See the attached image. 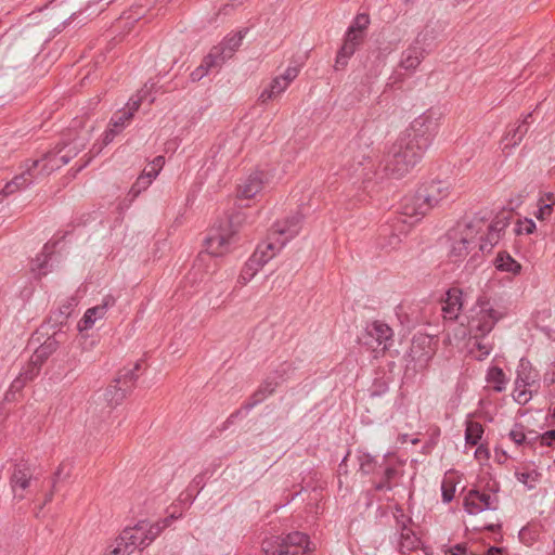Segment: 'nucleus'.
<instances>
[{
  "mask_svg": "<svg viewBox=\"0 0 555 555\" xmlns=\"http://www.w3.org/2000/svg\"><path fill=\"white\" fill-rule=\"evenodd\" d=\"M369 24H370L369 15L364 14V13H360L354 17L353 23L349 28L365 34V30L367 29Z\"/></svg>",
  "mask_w": 555,
  "mask_h": 555,
  "instance_id": "nucleus-44",
  "label": "nucleus"
},
{
  "mask_svg": "<svg viewBox=\"0 0 555 555\" xmlns=\"http://www.w3.org/2000/svg\"><path fill=\"white\" fill-rule=\"evenodd\" d=\"M278 385L279 383L274 378L264 379L242 408L247 412L250 411L253 408L261 403L268 396L272 395Z\"/></svg>",
  "mask_w": 555,
  "mask_h": 555,
  "instance_id": "nucleus-19",
  "label": "nucleus"
},
{
  "mask_svg": "<svg viewBox=\"0 0 555 555\" xmlns=\"http://www.w3.org/2000/svg\"><path fill=\"white\" fill-rule=\"evenodd\" d=\"M537 384L538 373L533 370L529 361L520 360L515 385H518V388H531Z\"/></svg>",
  "mask_w": 555,
  "mask_h": 555,
  "instance_id": "nucleus-21",
  "label": "nucleus"
},
{
  "mask_svg": "<svg viewBox=\"0 0 555 555\" xmlns=\"http://www.w3.org/2000/svg\"><path fill=\"white\" fill-rule=\"evenodd\" d=\"M392 328L382 322L374 321L365 328V334L360 338L363 345L370 347L376 353H385L388 349L389 341L392 340Z\"/></svg>",
  "mask_w": 555,
  "mask_h": 555,
  "instance_id": "nucleus-9",
  "label": "nucleus"
},
{
  "mask_svg": "<svg viewBox=\"0 0 555 555\" xmlns=\"http://www.w3.org/2000/svg\"><path fill=\"white\" fill-rule=\"evenodd\" d=\"M487 380L492 384L493 389L498 392H501L505 389V374L502 369L498 366H493L489 370L487 375Z\"/></svg>",
  "mask_w": 555,
  "mask_h": 555,
  "instance_id": "nucleus-34",
  "label": "nucleus"
},
{
  "mask_svg": "<svg viewBox=\"0 0 555 555\" xmlns=\"http://www.w3.org/2000/svg\"><path fill=\"white\" fill-rule=\"evenodd\" d=\"M532 114L529 113L513 131L508 132V134L505 138V140L507 141L506 146H515L522 141L524 137L527 134L529 130L528 118H530Z\"/></svg>",
  "mask_w": 555,
  "mask_h": 555,
  "instance_id": "nucleus-31",
  "label": "nucleus"
},
{
  "mask_svg": "<svg viewBox=\"0 0 555 555\" xmlns=\"http://www.w3.org/2000/svg\"><path fill=\"white\" fill-rule=\"evenodd\" d=\"M360 470L365 474H372L376 467V461L370 454H363L359 457Z\"/></svg>",
  "mask_w": 555,
  "mask_h": 555,
  "instance_id": "nucleus-43",
  "label": "nucleus"
},
{
  "mask_svg": "<svg viewBox=\"0 0 555 555\" xmlns=\"http://www.w3.org/2000/svg\"><path fill=\"white\" fill-rule=\"evenodd\" d=\"M372 145L373 140L370 130L363 127L348 144L346 154L358 165H363L366 159H370L369 151Z\"/></svg>",
  "mask_w": 555,
  "mask_h": 555,
  "instance_id": "nucleus-10",
  "label": "nucleus"
},
{
  "mask_svg": "<svg viewBox=\"0 0 555 555\" xmlns=\"http://www.w3.org/2000/svg\"><path fill=\"white\" fill-rule=\"evenodd\" d=\"M20 191L18 186L16 185V182L12 179L10 182H8L4 188L0 191V202H2L8 195L13 194L15 192Z\"/></svg>",
  "mask_w": 555,
  "mask_h": 555,
  "instance_id": "nucleus-48",
  "label": "nucleus"
},
{
  "mask_svg": "<svg viewBox=\"0 0 555 555\" xmlns=\"http://www.w3.org/2000/svg\"><path fill=\"white\" fill-rule=\"evenodd\" d=\"M255 269H249L246 264L245 270L242 272V274L238 278V283L245 285L256 273Z\"/></svg>",
  "mask_w": 555,
  "mask_h": 555,
  "instance_id": "nucleus-58",
  "label": "nucleus"
},
{
  "mask_svg": "<svg viewBox=\"0 0 555 555\" xmlns=\"http://www.w3.org/2000/svg\"><path fill=\"white\" fill-rule=\"evenodd\" d=\"M68 476H69V470L65 472V464L64 463L60 464L56 472L54 473V476H53V487L55 486V483L59 480L65 479Z\"/></svg>",
  "mask_w": 555,
  "mask_h": 555,
  "instance_id": "nucleus-54",
  "label": "nucleus"
},
{
  "mask_svg": "<svg viewBox=\"0 0 555 555\" xmlns=\"http://www.w3.org/2000/svg\"><path fill=\"white\" fill-rule=\"evenodd\" d=\"M116 302V299L112 295H106L102 304H100V307H103V310L106 312L108 308L113 307Z\"/></svg>",
  "mask_w": 555,
  "mask_h": 555,
  "instance_id": "nucleus-62",
  "label": "nucleus"
},
{
  "mask_svg": "<svg viewBox=\"0 0 555 555\" xmlns=\"http://www.w3.org/2000/svg\"><path fill=\"white\" fill-rule=\"evenodd\" d=\"M20 190L25 189L31 184L30 178H25V175H18L13 178Z\"/></svg>",
  "mask_w": 555,
  "mask_h": 555,
  "instance_id": "nucleus-59",
  "label": "nucleus"
},
{
  "mask_svg": "<svg viewBox=\"0 0 555 555\" xmlns=\"http://www.w3.org/2000/svg\"><path fill=\"white\" fill-rule=\"evenodd\" d=\"M418 222L416 218H410L402 214L393 219L392 223L385 224L379 230L378 246L383 249H396L400 246L402 238L406 236L411 228Z\"/></svg>",
  "mask_w": 555,
  "mask_h": 555,
  "instance_id": "nucleus-5",
  "label": "nucleus"
},
{
  "mask_svg": "<svg viewBox=\"0 0 555 555\" xmlns=\"http://www.w3.org/2000/svg\"><path fill=\"white\" fill-rule=\"evenodd\" d=\"M479 339L480 338H475V340H476L475 346L480 351L478 359L482 360L483 358H486L490 354L492 348L490 345L483 344Z\"/></svg>",
  "mask_w": 555,
  "mask_h": 555,
  "instance_id": "nucleus-52",
  "label": "nucleus"
},
{
  "mask_svg": "<svg viewBox=\"0 0 555 555\" xmlns=\"http://www.w3.org/2000/svg\"><path fill=\"white\" fill-rule=\"evenodd\" d=\"M299 74V69L297 67H287L284 74L280 77L289 86V83L296 79Z\"/></svg>",
  "mask_w": 555,
  "mask_h": 555,
  "instance_id": "nucleus-51",
  "label": "nucleus"
},
{
  "mask_svg": "<svg viewBox=\"0 0 555 555\" xmlns=\"http://www.w3.org/2000/svg\"><path fill=\"white\" fill-rule=\"evenodd\" d=\"M451 194L448 181L433 180L423 184L415 194L406 195L401 201L402 214L418 221L434 207Z\"/></svg>",
  "mask_w": 555,
  "mask_h": 555,
  "instance_id": "nucleus-2",
  "label": "nucleus"
},
{
  "mask_svg": "<svg viewBox=\"0 0 555 555\" xmlns=\"http://www.w3.org/2000/svg\"><path fill=\"white\" fill-rule=\"evenodd\" d=\"M499 499L496 495H491L479 490H470L464 500L465 509L469 514H479L486 509H498Z\"/></svg>",
  "mask_w": 555,
  "mask_h": 555,
  "instance_id": "nucleus-12",
  "label": "nucleus"
},
{
  "mask_svg": "<svg viewBox=\"0 0 555 555\" xmlns=\"http://www.w3.org/2000/svg\"><path fill=\"white\" fill-rule=\"evenodd\" d=\"M349 59H350L349 56L344 55L340 52H337L335 65H334L335 70L344 69L347 66Z\"/></svg>",
  "mask_w": 555,
  "mask_h": 555,
  "instance_id": "nucleus-56",
  "label": "nucleus"
},
{
  "mask_svg": "<svg viewBox=\"0 0 555 555\" xmlns=\"http://www.w3.org/2000/svg\"><path fill=\"white\" fill-rule=\"evenodd\" d=\"M129 392L127 391V388H124L121 385L112 382V384L105 389L104 392V399L107 403V405L111 409H114L115 406L121 404L124 399Z\"/></svg>",
  "mask_w": 555,
  "mask_h": 555,
  "instance_id": "nucleus-25",
  "label": "nucleus"
},
{
  "mask_svg": "<svg viewBox=\"0 0 555 555\" xmlns=\"http://www.w3.org/2000/svg\"><path fill=\"white\" fill-rule=\"evenodd\" d=\"M169 525V519L166 518L163 521L149 525L146 522V540L147 544H150L167 526Z\"/></svg>",
  "mask_w": 555,
  "mask_h": 555,
  "instance_id": "nucleus-38",
  "label": "nucleus"
},
{
  "mask_svg": "<svg viewBox=\"0 0 555 555\" xmlns=\"http://www.w3.org/2000/svg\"><path fill=\"white\" fill-rule=\"evenodd\" d=\"M264 175L261 171L250 173L243 182L238 185L237 194L241 198H253L261 192L264 185Z\"/></svg>",
  "mask_w": 555,
  "mask_h": 555,
  "instance_id": "nucleus-17",
  "label": "nucleus"
},
{
  "mask_svg": "<svg viewBox=\"0 0 555 555\" xmlns=\"http://www.w3.org/2000/svg\"><path fill=\"white\" fill-rule=\"evenodd\" d=\"M365 38V34L348 28L345 40L348 41L351 44H354L356 47H359Z\"/></svg>",
  "mask_w": 555,
  "mask_h": 555,
  "instance_id": "nucleus-46",
  "label": "nucleus"
},
{
  "mask_svg": "<svg viewBox=\"0 0 555 555\" xmlns=\"http://www.w3.org/2000/svg\"><path fill=\"white\" fill-rule=\"evenodd\" d=\"M478 311L472 320V331H474V338H483L495 326V324L505 317V312L494 309L493 305L485 296L477 300Z\"/></svg>",
  "mask_w": 555,
  "mask_h": 555,
  "instance_id": "nucleus-6",
  "label": "nucleus"
},
{
  "mask_svg": "<svg viewBox=\"0 0 555 555\" xmlns=\"http://www.w3.org/2000/svg\"><path fill=\"white\" fill-rule=\"evenodd\" d=\"M483 427L480 423L467 421L465 429V440L467 444L476 446L481 439Z\"/></svg>",
  "mask_w": 555,
  "mask_h": 555,
  "instance_id": "nucleus-33",
  "label": "nucleus"
},
{
  "mask_svg": "<svg viewBox=\"0 0 555 555\" xmlns=\"http://www.w3.org/2000/svg\"><path fill=\"white\" fill-rule=\"evenodd\" d=\"M513 397L519 404H526L531 398V390L524 387L518 388V385H515Z\"/></svg>",
  "mask_w": 555,
  "mask_h": 555,
  "instance_id": "nucleus-47",
  "label": "nucleus"
},
{
  "mask_svg": "<svg viewBox=\"0 0 555 555\" xmlns=\"http://www.w3.org/2000/svg\"><path fill=\"white\" fill-rule=\"evenodd\" d=\"M449 552L450 555H464L466 553V547L463 544H456Z\"/></svg>",
  "mask_w": 555,
  "mask_h": 555,
  "instance_id": "nucleus-64",
  "label": "nucleus"
},
{
  "mask_svg": "<svg viewBox=\"0 0 555 555\" xmlns=\"http://www.w3.org/2000/svg\"><path fill=\"white\" fill-rule=\"evenodd\" d=\"M42 363L30 357L28 363L22 369L20 375L12 382L10 390L20 391L25 385L33 380L40 372Z\"/></svg>",
  "mask_w": 555,
  "mask_h": 555,
  "instance_id": "nucleus-18",
  "label": "nucleus"
},
{
  "mask_svg": "<svg viewBox=\"0 0 555 555\" xmlns=\"http://www.w3.org/2000/svg\"><path fill=\"white\" fill-rule=\"evenodd\" d=\"M423 344H430V339L428 337H422V338H417L415 340H413V344H412V348H411V352L413 354V357L415 358L416 354H417V349L423 345Z\"/></svg>",
  "mask_w": 555,
  "mask_h": 555,
  "instance_id": "nucleus-60",
  "label": "nucleus"
},
{
  "mask_svg": "<svg viewBox=\"0 0 555 555\" xmlns=\"http://www.w3.org/2000/svg\"><path fill=\"white\" fill-rule=\"evenodd\" d=\"M482 218H474L467 223L463 231L450 234V238L453 241L449 257L453 262L462 261L468 251L476 246V235L482 230L483 227Z\"/></svg>",
  "mask_w": 555,
  "mask_h": 555,
  "instance_id": "nucleus-4",
  "label": "nucleus"
},
{
  "mask_svg": "<svg viewBox=\"0 0 555 555\" xmlns=\"http://www.w3.org/2000/svg\"><path fill=\"white\" fill-rule=\"evenodd\" d=\"M83 147L82 143L57 144L54 150L46 153L40 159L43 176H49L56 169L69 163Z\"/></svg>",
  "mask_w": 555,
  "mask_h": 555,
  "instance_id": "nucleus-8",
  "label": "nucleus"
},
{
  "mask_svg": "<svg viewBox=\"0 0 555 555\" xmlns=\"http://www.w3.org/2000/svg\"><path fill=\"white\" fill-rule=\"evenodd\" d=\"M248 222L243 210L233 211L225 221L215 225L205 238L207 251L212 256H223L235 243L236 233Z\"/></svg>",
  "mask_w": 555,
  "mask_h": 555,
  "instance_id": "nucleus-3",
  "label": "nucleus"
},
{
  "mask_svg": "<svg viewBox=\"0 0 555 555\" xmlns=\"http://www.w3.org/2000/svg\"><path fill=\"white\" fill-rule=\"evenodd\" d=\"M535 230V223L531 219H525L524 221H518L515 228V233L519 234H531Z\"/></svg>",
  "mask_w": 555,
  "mask_h": 555,
  "instance_id": "nucleus-45",
  "label": "nucleus"
},
{
  "mask_svg": "<svg viewBox=\"0 0 555 555\" xmlns=\"http://www.w3.org/2000/svg\"><path fill=\"white\" fill-rule=\"evenodd\" d=\"M304 216L296 212L287 217L283 222H276L270 230L272 237H279L281 246H285L292 238H294L301 229Z\"/></svg>",
  "mask_w": 555,
  "mask_h": 555,
  "instance_id": "nucleus-11",
  "label": "nucleus"
},
{
  "mask_svg": "<svg viewBox=\"0 0 555 555\" xmlns=\"http://www.w3.org/2000/svg\"><path fill=\"white\" fill-rule=\"evenodd\" d=\"M269 240V242H263L257 246L256 250L247 262L249 269H255V271H258L284 247L281 246L279 237H272L270 235Z\"/></svg>",
  "mask_w": 555,
  "mask_h": 555,
  "instance_id": "nucleus-13",
  "label": "nucleus"
},
{
  "mask_svg": "<svg viewBox=\"0 0 555 555\" xmlns=\"http://www.w3.org/2000/svg\"><path fill=\"white\" fill-rule=\"evenodd\" d=\"M131 550H129V546H124L122 542H118L116 540V546L106 555H130Z\"/></svg>",
  "mask_w": 555,
  "mask_h": 555,
  "instance_id": "nucleus-53",
  "label": "nucleus"
},
{
  "mask_svg": "<svg viewBox=\"0 0 555 555\" xmlns=\"http://www.w3.org/2000/svg\"><path fill=\"white\" fill-rule=\"evenodd\" d=\"M500 240V235L499 234H495L494 232H490L488 230V233L486 235V237H481L479 240V250L481 253H485V251H490L494 245L498 244Z\"/></svg>",
  "mask_w": 555,
  "mask_h": 555,
  "instance_id": "nucleus-40",
  "label": "nucleus"
},
{
  "mask_svg": "<svg viewBox=\"0 0 555 555\" xmlns=\"http://www.w3.org/2000/svg\"><path fill=\"white\" fill-rule=\"evenodd\" d=\"M438 131L437 120L425 113L416 117L389 147L382 171L370 170L364 173L363 189L376 191L386 178L401 179L422 160Z\"/></svg>",
  "mask_w": 555,
  "mask_h": 555,
  "instance_id": "nucleus-1",
  "label": "nucleus"
},
{
  "mask_svg": "<svg viewBox=\"0 0 555 555\" xmlns=\"http://www.w3.org/2000/svg\"><path fill=\"white\" fill-rule=\"evenodd\" d=\"M552 204H543L540 206L538 212L535 214V217L540 220L546 219L552 214Z\"/></svg>",
  "mask_w": 555,
  "mask_h": 555,
  "instance_id": "nucleus-55",
  "label": "nucleus"
},
{
  "mask_svg": "<svg viewBox=\"0 0 555 555\" xmlns=\"http://www.w3.org/2000/svg\"><path fill=\"white\" fill-rule=\"evenodd\" d=\"M31 478L33 472L27 464L18 463L14 465V469L10 478L14 499L21 501L25 498V491L29 488Z\"/></svg>",
  "mask_w": 555,
  "mask_h": 555,
  "instance_id": "nucleus-14",
  "label": "nucleus"
},
{
  "mask_svg": "<svg viewBox=\"0 0 555 555\" xmlns=\"http://www.w3.org/2000/svg\"><path fill=\"white\" fill-rule=\"evenodd\" d=\"M287 87L288 85L280 76H278L270 82L268 88L263 89L258 98V101L264 104L283 93Z\"/></svg>",
  "mask_w": 555,
  "mask_h": 555,
  "instance_id": "nucleus-27",
  "label": "nucleus"
},
{
  "mask_svg": "<svg viewBox=\"0 0 555 555\" xmlns=\"http://www.w3.org/2000/svg\"><path fill=\"white\" fill-rule=\"evenodd\" d=\"M495 267L498 270L512 272L518 274L521 271V264L506 253H500L495 259Z\"/></svg>",
  "mask_w": 555,
  "mask_h": 555,
  "instance_id": "nucleus-30",
  "label": "nucleus"
},
{
  "mask_svg": "<svg viewBox=\"0 0 555 555\" xmlns=\"http://www.w3.org/2000/svg\"><path fill=\"white\" fill-rule=\"evenodd\" d=\"M463 307L462 291L452 287L447 292V298L442 306L443 317L449 320H455Z\"/></svg>",
  "mask_w": 555,
  "mask_h": 555,
  "instance_id": "nucleus-20",
  "label": "nucleus"
},
{
  "mask_svg": "<svg viewBox=\"0 0 555 555\" xmlns=\"http://www.w3.org/2000/svg\"><path fill=\"white\" fill-rule=\"evenodd\" d=\"M397 475V469L393 467H387L384 472L383 478L379 482L375 485L376 491H383L388 490L390 491L392 489V486L390 483V480L395 478Z\"/></svg>",
  "mask_w": 555,
  "mask_h": 555,
  "instance_id": "nucleus-37",
  "label": "nucleus"
},
{
  "mask_svg": "<svg viewBox=\"0 0 555 555\" xmlns=\"http://www.w3.org/2000/svg\"><path fill=\"white\" fill-rule=\"evenodd\" d=\"M140 369L141 361L135 362L132 367H122L118 371L116 377L114 378V383L121 385L124 388H127L128 392H130L138 379L137 371Z\"/></svg>",
  "mask_w": 555,
  "mask_h": 555,
  "instance_id": "nucleus-23",
  "label": "nucleus"
},
{
  "mask_svg": "<svg viewBox=\"0 0 555 555\" xmlns=\"http://www.w3.org/2000/svg\"><path fill=\"white\" fill-rule=\"evenodd\" d=\"M218 53H220L219 49L210 50L208 55L204 57L202 64L191 73L190 77L192 81H199L208 74L211 68L221 66L217 61V59L220 56Z\"/></svg>",
  "mask_w": 555,
  "mask_h": 555,
  "instance_id": "nucleus-22",
  "label": "nucleus"
},
{
  "mask_svg": "<svg viewBox=\"0 0 555 555\" xmlns=\"http://www.w3.org/2000/svg\"><path fill=\"white\" fill-rule=\"evenodd\" d=\"M59 345L60 343L55 337H48V339L36 349L31 357H34V360L43 364V362L57 350Z\"/></svg>",
  "mask_w": 555,
  "mask_h": 555,
  "instance_id": "nucleus-29",
  "label": "nucleus"
},
{
  "mask_svg": "<svg viewBox=\"0 0 555 555\" xmlns=\"http://www.w3.org/2000/svg\"><path fill=\"white\" fill-rule=\"evenodd\" d=\"M49 249L48 245H46L43 247V253L38 256L34 261H33V267H31V270L33 271H37L38 272V275H42V274H46V271H44V268L48 263V253L47 250Z\"/></svg>",
  "mask_w": 555,
  "mask_h": 555,
  "instance_id": "nucleus-42",
  "label": "nucleus"
},
{
  "mask_svg": "<svg viewBox=\"0 0 555 555\" xmlns=\"http://www.w3.org/2000/svg\"><path fill=\"white\" fill-rule=\"evenodd\" d=\"M119 133V129L109 126L108 130L105 131L103 142L108 144L113 141L114 137Z\"/></svg>",
  "mask_w": 555,
  "mask_h": 555,
  "instance_id": "nucleus-61",
  "label": "nucleus"
},
{
  "mask_svg": "<svg viewBox=\"0 0 555 555\" xmlns=\"http://www.w3.org/2000/svg\"><path fill=\"white\" fill-rule=\"evenodd\" d=\"M535 439H539L542 446L551 447L553 441H555V429H551L542 435L535 436Z\"/></svg>",
  "mask_w": 555,
  "mask_h": 555,
  "instance_id": "nucleus-49",
  "label": "nucleus"
},
{
  "mask_svg": "<svg viewBox=\"0 0 555 555\" xmlns=\"http://www.w3.org/2000/svg\"><path fill=\"white\" fill-rule=\"evenodd\" d=\"M156 177V168L153 167L150 170L144 169L142 175L138 177L137 181L133 183L129 191V195L132 197V199L139 196L142 191L146 190Z\"/></svg>",
  "mask_w": 555,
  "mask_h": 555,
  "instance_id": "nucleus-26",
  "label": "nucleus"
},
{
  "mask_svg": "<svg viewBox=\"0 0 555 555\" xmlns=\"http://www.w3.org/2000/svg\"><path fill=\"white\" fill-rule=\"evenodd\" d=\"M454 498V489L453 488H446L444 486L442 487V499L446 503H449L453 500Z\"/></svg>",
  "mask_w": 555,
  "mask_h": 555,
  "instance_id": "nucleus-63",
  "label": "nucleus"
},
{
  "mask_svg": "<svg viewBox=\"0 0 555 555\" xmlns=\"http://www.w3.org/2000/svg\"><path fill=\"white\" fill-rule=\"evenodd\" d=\"M247 29L240 30L236 34L225 37L218 46H215L211 50L219 49L220 56L217 59L218 63L222 65L227 60L231 59L234 52L241 47L243 38L245 37Z\"/></svg>",
  "mask_w": 555,
  "mask_h": 555,
  "instance_id": "nucleus-16",
  "label": "nucleus"
},
{
  "mask_svg": "<svg viewBox=\"0 0 555 555\" xmlns=\"http://www.w3.org/2000/svg\"><path fill=\"white\" fill-rule=\"evenodd\" d=\"M507 227V221L505 219H496L492 221L488 225V230L490 232H494L495 234H499Z\"/></svg>",
  "mask_w": 555,
  "mask_h": 555,
  "instance_id": "nucleus-50",
  "label": "nucleus"
},
{
  "mask_svg": "<svg viewBox=\"0 0 555 555\" xmlns=\"http://www.w3.org/2000/svg\"><path fill=\"white\" fill-rule=\"evenodd\" d=\"M508 436L511 440L514 441L517 446L531 443V441H528V438L524 433V426L520 424H516L515 427L509 431Z\"/></svg>",
  "mask_w": 555,
  "mask_h": 555,
  "instance_id": "nucleus-41",
  "label": "nucleus"
},
{
  "mask_svg": "<svg viewBox=\"0 0 555 555\" xmlns=\"http://www.w3.org/2000/svg\"><path fill=\"white\" fill-rule=\"evenodd\" d=\"M132 118L131 111H119L115 114L109 122V126L116 129H119V132L124 129L126 122H128Z\"/></svg>",
  "mask_w": 555,
  "mask_h": 555,
  "instance_id": "nucleus-36",
  "label": "nucleus"
},
{
  "mask_svg": "<svg viewBox=\"0 0 555 555\" xmlns=\"http://www.w3.org/2000/svg\"><path fill=\"white\" fill-rule=\"evenodd\" d=\"M393 517L396 519V527L398 530H404L409 528V525L412 522L411 517L404 514V511L400 505L395 506Z\"/></svg>",
  "mask_w": 555,
  "mask_h": 555,
  "instance_id": "nucleus-39",
  "label": "nucleus"
},
{
  "mask_svg": "<svg viewBox=\"0 0 555 555\" xmlns=\"http://www.w3.org/2000/svg\"><path fill=\"white\" fill-rule=\"evenodd\" d=\"M423 50L418 47H410L402 53L401 67L406 70H414L422 62Z\"/></svg>",
  "mask_w": 555,
  "mask_h": 555,
  "instance_id": "nucleus-28",
  "label": "nucleus"
},
{
  "mask_svg": "<svg viewBox=\"0 0 555 555\" xmlns=\"http://www.w3.org/2000/svg\"><path fill=\"white\" fill-rule=\"evenodd\" d=\"M309 537L302 532H292L285 538L262 543L266 555H305L308 550Z\"/></svg>",
  "mask_w": 555,
  "mask_h": 555,
  "instance_id": "nucleus-7",
  "label": "nucleus"
},
{
  "mask_svg": "<svg viewBox=\"0 0 555 555\" xmlns=\"http://www.w3.org/2000/svg\"><path fill=\"white\" fill-rule=\"evenodd\" d=\"M399 531H400L399 551L402 554H405L406 552L416 551L421 547L422 541L412 529L406 528L404 530H399Z\"/></svg>",
  "mask_w": 555,
  "mask_h": 555,
  "instance_id": "nucleus-24",
  "label": "nucleus"
},
{
  "mask_svg": "<svg viewBox=\"0 0 555 555\" xmlns=\"http://www.w3.org/2000/svg\"><path fill=\"white\" fill-rule=\"evenodd\" d=\"M104 315L105 311L103 310V307L98 305L95 307L89 308L78 324L79 331L91 328L95 321L102 319Z\"/></svg>",
  "mask_w": 555,
  "mask_h": 555,
  "instance_id": "nucleus-32",
  "label": "nucleus"
},
{
  "mask_svg": "<svg viewBox=\"0 0 555 555\" xmlns=\"http://www.w3.org/2000/svg\"><path fill=\"white\" fill-rule=\"evenodd\" d=\"M357 49H358V47H356L354 44H351L348 41L344 40V43L340 47V49L338 50V52H340L344 55H347V56L351 57L354 54V52L357 51Z\"/></svg>",
  "mask_w": 555,
  "mask_h": 555,
  "instance_id": "nucleus-57",
  "label": "nucleus"
},
{
  "mask_svg": "<svg viewBox=\"0 0 555 555\" xmlns=\"http://www.w3.org/2000/svg\"><path fill=\"white\" fill-rule=\"evenodd\" d=\"M124 546H129L131 553L137 548L149 545L146 540V521H139L132 528H126L117 539Z\"/></svg>",
  "mask_w": 555,
  "mask_h": 555,
  "instance_id": "nucleus-15",
  "label": "nucleus"
},
{
  "mask_svg": "<svg viewBox=\"0 0 555 555\" xmlns=\"http://www.w3.org/2000/svg\"><path fill=\"white\" fill-rule=\"evenodd\" d=\"M41 162L42 160L39 159L27 160L24 165V170L22 171V175H25V178H30L31 184L40 177H44L41 171Z\"/></svg>",
  "mask_w": 555,
  "mask_h": 555,
  "instance_id": "nucleus-35",
  "label": "nucleus"
}]
</instances>
